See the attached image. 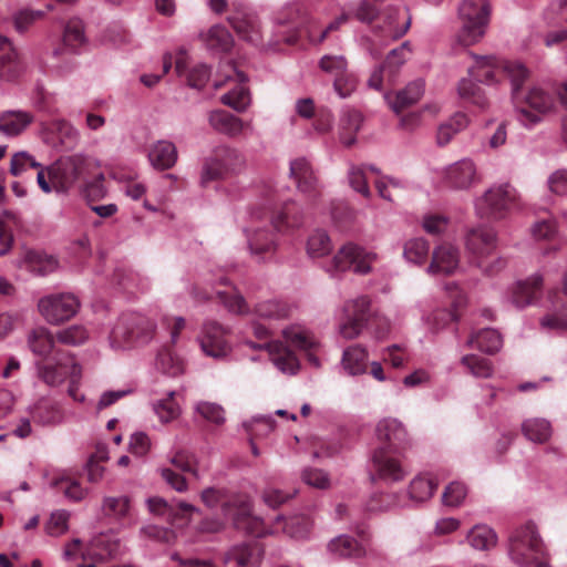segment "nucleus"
<instances>
[{"mask_svg": "<svg viewBox=\"0 0 567 567\" xmlns=\"http://www.w3.org/2000/svg\"><path fill=\"white\" fill-rule=\"evenodd\" d=\"M512 82V97L519 114V121L525 126H532L542 121L543 115L554 109L555 97L540 86L523 89L522 84L528 78V71L523 64H507Z\"/></svg>", "mask_w": 567, "mask_h": 567, "instance_id": "nucleus-1", "label": "nucleus"}, {"mask_svg": "<svg viewBox=\"0 0 567 567\" xmlns=\"http://www.w3.org/2000/svg\"><path fill=\"white\" fill-rule=\"evenodd\" d=\"M92 162L81 154L61 156L44 171L37 174L39 187L44 193H68L72 188L80 187L82 182L90 176Z\"/></svg>", "mask_w": 567, "mask_h": 567, "instance_id": "nucleus-2", "label": "nucleus"}, {"mask_svg": "<svg viewBox=\"0 0 567 567\" xmlns=\"http://www.w3.org/2000/svg\"><path fill=\"white\" fill-rule=\"evenodd\" d=\"M509 556L522 567H550L546 546L534 523L517 527L509 537Z\"/></svg>", "mask_w": 567, "mask_h": 567, "instance_id": "nucleus-3", "label": "nucleus"}, {"mask_svg": "<svg viewBox=\"0 0 567 567\" xmlns=\"http://www.w3.org/2000/svg\"><path fill=\"white\" fill-rule=\"evenodd\" d=\"M381 2L382 0H362L354 16L361 22H374L373 30L379 32L381 38L396 40L409 30L410 17L404 13L403 20L400 21L401 12L396 7H388L380 13Z\"/></svg>", "mask_w": 567, "mask_h": 567, "instance_id": "nucleus-4", "label": "nucleus"}, {"mask_svg": "<svg viewBox=\"0 0 567 567\" xmlns=\"http://www.w3.org/2000/svg\"><path fill=\"white\" fill-rule=\"evenodd\" d=\"M462 28L456 40L463 47L477 43L485 34L489 20V6L486 0H464L458 9Z\"/></svg>", "mask_w": 567, "mask_h": 567, "instance_id": "nucleus-5", "label": "nucleus"}, {"mask_svg": "<svg viewBox=\"0 0 567 567\" xmlns=\"http://www.w3.org/2000/svg\"><path fill=\"white\" fill-rule=\"evenodd\" d=\"M155 332V324L147 317L138 313H124L115 323L111 340L113 346L123 348L136 342H148Z\"/></svg>", "mask_w": 567, "mask_h": 567, "instance_id": "nucleus-6", "label": "nucleus"}, {"mask_svg": "<svg viewBox=\"0 0 567 567\" xmlns=\"http://www.w3.org/2000/svg\"><path fill=\"white\" fill-rule=\"evenodd\" d=\"M518 195L509 184L492 187L476 202L477 215L482 218L503 219L517 207Z\"/></svg>", "mask_w": 567, "mask_h": 567, "instance_id": "nucleus-7", "label": "nucleus"}, {"mask_svg": "<svg viewBox=\"0 0 567 567\" xmlns=\"http://www.w3.org/2000/svg\"><path fill=\"white\" fill-rule=\"evenodd\" d=\"M245 158L241 153L229 146H218L204 165L202 183L226 178L243 169Z\"/></svg>", "mask_w": 567, "mask_h": 567, "instance_id": "nucleus-8", "label": "nucleus"}, {"mask_svg": "<svg viewBox=\"0 0 567 567\" xmlns=\"http://www.w3.org/2000/svg\"><path fill=\"white\" fill-rule=\"evenodd\" d=\"M39 378L50 386H58L81 369L72 354L64 350H56V357H51L38 363Z\"/></svg>", "mask_w": 567, "mask_h": 567, "instance_id": "nucleus-9", "label": "nucleus"}, {"mask_svg": "<svg viewBox=\"0 0 567 567\" xmlns=\"http://www.w3.org/2000/svg\"><path fill=\"white\" fill-rule=\"evenodd\" d=\"M38 308L49 323L59 324L75 316L80 301L72 293H55L41 298Z\"/></svg>", "mask_w": 567, "mask_h": 567, "instance_id": "nucleus-10", "label": "nucleus"}, {"mask_svg": "<svg viewBox=\"0 0 567 567\" xmlns=\"http://www.w3.org/2000/svg\"><path fill=\"white\" fill-rule=\"evenodd\" d=\"M378 447L390 452H405L412 446L411 437L405 426L396 419H383L375 427Z\"/></svg>", "mask_w": 567, "mask_h": 567, "instance_id": "nucleus-11", "label": "nucleus"}, {"mask_svg": "<svg viewBox=\"0 0 567 567\" xmlns=\"http://www.w3.org/2000/svg\"><path fill=\"white\" fill-rule=\"evenodd\" d=\"M228 73H226L224 82H216L215 89H219L226 84V82L234 81L236 86L229 92L224 94L220 99L221 103L231 107L237 112H244L250 105V93L245 86L247 76L244 72L239 71L235 63L229 62L227 64Z\"/></svg>", "mask_w": 567, "mask_h": 567, "instance_id": "nucleus-12", "label": "nucleus"}, {"mask_svg": "<svg viewBox=\"0 0 567 567\" xmlns=\"http://www.w3.org/2000/svg\"><path fill=\"white\" fill-rule=\"evenodd\" d=\"M229 333V329L217 321L206 322L199 339L202 350L215 359L226 358L231 351Z\"/></svg>", "mask_w": 567, "mask_h": 567, "instance_id": "nucleus-13", "label": "nucleus"}, {"mask_svg": "<svg viewBox=\"0 0 567 567\" xmlns=\"http://www.w3.org/2000/svg\"><path fill=\"white\" fill-rule=\"evenodd\" d=\"M404 452H390L384 447H375L372 465L377 476L385 482H400L408 472L402 463Z\"/></svg>", "mask_w": 567, "mask_h": 567, "instance_id": "nucleus-14", "label": "nucleus"}, {"mask_svg": "<svg viewBox=\"0 0 567 567\" xmlns=\"http://www.w3.org/2000/svg\"><path fill=\"white\" fill-rule=\"evenodd\" d=\"M42 140L56 151H70L76 146L79 134L69 122L56 120L43 124Z\"/></svg>", "mask_w": 567, "mask_h": 567, "instance_id": "nucleus-15", "label": "nucleus"}, {"mask_svg": "<svg viewBox=\"0 0 567 567\" xmlns=\"http://www.w3.org/2000/svg\"><path fill=\"white\" fill-rule=\"evenodd\" d=\"M452 302V309H437L433 311L426 319L427 326L433 332H437L446 328L451 322L457 321L460 316L457 309L466 303L463 291L454 282H450L445 287Z\"/></svg>", "mask_w": 567, "mask_h": 567, "instance_id": "nucleus-16", "label": "nucleus"}, {"mask_svg": "<svg viewBox=\"0 0 567 567\" xmlns=\"http://www.w3.org/2000/svg\"><path fill=\"white\" fill-rule=\"evenodd\" d=\"M410 53L409 43L404 42L401 47L393 49L386 56L384 63L377 69L369 79V86L381 90L383 82L393 84L399 68L405 62Z\"/></svg>", "mask_w": 567, "mask_h": 567, "instance_id": "nucleus-17", "label": "nucleus"}, {"mask_svg": "<svg viewBox=\"0 0 567 567\" xmlns=\"http://www.w3.org/2000/svg\"><path fill=\"white\" fill-rule=\"evenodd\" d=\"M466 249L472 264L484 257L493 256L496 249V234L492 228L480 226L472 228L466 235Z\"/></svg>", "mask_w": 567, "mask_h": 567, "instance_id": "nucleus-18", "label": "nucleus"}, {"mask_svg": "<svg viewBox=\"0 0 567 567\" xmlns=\"http://www.w3.org/2000/svg\"><path fill=\"white\" fill-rule=\"evenodd\" d=\"M371 260L370 254L353 244H347L334 256L332 266L337 271L352 268L354 272L367 274L370 271Z\"/></svg>", "mask_w": 567, "mask_h": 567, "instance_id": "nucleus-19", "label": "nucleus"}, {"mask_svg": "<svg viewBox=\"0 0 567 567\" xmlns=\"http://www.w3.org/2000/svg\"><path fill=\"white\" fill-rule=\"evenodd\" d=\"M475 65L470 69V74L478 82L492 84L499 82L503 78H508L505 70L507 64H519L518 62L499 61L495 56L474 55Z\"/></svg>", "mask_w": 567, "mask_h": 567, "instance_id": "nucleus-20", "label": "nucleus"}, {"mask_svg": "<svg viewBox=\"0 0 567 567\" xmlns=\"http://www.w3.org/2000/svg\"><path fill=\"white\" fill-rule=\"evenodd\" d=\"M148 509L155 514L165 516L172 525L183 527L188 523L193 513L198 509L192 504L179 502L176 505L168 504L161 497H153L147 501Z\"/></svg>", "mask_w": 567, "mask_h": 567, "instance_id": "nucleus-21", "label": "nucleus"}, {"mask_svg": "<svg viewBox=\"0 0 567 567\" xmlns=\"http://www.w3.org/2000/svg\"><path fill=\"white\" fill-rule=\"evenodd\" d=\"M290 176L295 179L297 188L309 199L316 200L321 196L318 178L306 158H296L290 163Z\"/></svg>", "mask_w": 567, "mask_h": 567, "instance_id": "nucleus-22", "label": "nucleus"}, {"mask_svg": "<svg viewBox=\"0 0 567 567\" xmlns=\"http://www.w3.org/2000/svg\"><path fill=\"white\" fill-rule=\"evenodd\" d=\"M460 266V251L449 243H443L434 248L427 272L431 275L449 276L455 272Z\"/></svg>", "mask_w": 567, "mask_h": 567, "instance_id": "nucleus-23", "label": "nucleus"}, {"mask_svg": "<svg viewBox=\"0 0 567 567\" xmlns=\"http://www.w3.org/2000/svg\"><path fill=\"white\" fill-rule=\"evenodd\" d=\"M200 499L208 508L220 506L224 516L231 518L238 506L244 504L245 495L229 494L225 489L207 487L202 492Z\"/></svg>", "mask_w": 567, "mask_h": 567, "instance_id": "nucleus-24", "label": "nucleus"}, {"mask_svg": "<svg viewBox=\"0 0 567 567\" xmlns=\"http://www.w3.org/2000/svg\"><path fill=\"white\" fill-rule=\"evenodd\" d=\"M234 526L237 529L245 530L247 534L254 537H262L271 529L268 530L261 518L256 517L251 514V504L249 497L245 495V502L238 506L231 516Z\"/></svg>", "mask_w": 567, "mask_h": 567, "instance_id": "nucleus-25", "label": "nucleus"}, {"mask_svg": "<svg viewBox=\"0 0 567 567\" xmlns=\"http://www.w3.org/2000/svg\"><path fill=\"white\" fill-rule=\"evenodd\" d=\"M55 334H52L47 328L38 327L30 331L28 336V346L32 353L45 361L51 357H56V350H62L56 346Z\"/></svg>", "mask_w": 567, "mask_h": 567, "instance_id": "nucleus-26", "label": "nucleus"}, {"mask_svg": "<svg viewBox=\"0 0 567 567\" xmlns=\"http://www.w3.org/2000/svg\"><path fill=\"white\" fill-rule=\"evenodd\" d=\"M270 221L277 231L285 233L297 229L303 224V213L296 202L289 200L278 212L271 214Z\"/></svg>", "mask_w": 567, "mask_h": 567, "instance_id": "nucleus-27", "label": "nucleus"}, {"mask_svg": "<svg viewBox=\"0 0 567 567\" xmlns=\"http://www.w3.org/2000/svg\"><path fill=\"white\" fill-rule=\"evenodd\" d=\"M445 181L454 188H467L477 181L476 166L471 159L458 161L445 171Z\"/></svg>", "mask_w": 567, "mask_h": 567, "instance_id": "nucleus-28", "label": "nucleus"}, {"mask_svg": "<svg viewBox=\"0 0 567 567\" xmlns=\"http://www.w3.org/2000/svg\"><path fill=\"white\" fill-rule=\"evenodd\" d=\"M258 348H266L274 364L282 372L295 373L299 368L296 354L280 341H269L258 344Z\"/></svg>", "mask_w": 567, "mask_h": 567, "instance_id": "nucleus-29", "label": "nucleus"}, {"mask_svg": "<svg viewBox=\"0 0 567 567\" xmlns=\"http://www.w3.org/2000/svg\"><path fill=\"white\" fill-rule=\"evenodd\" d=\"M21 71L22 65L16 49L8 38L0 35V79L12 81Z\"/></svg>", "mask_w": 567, "mask_h": 567, "instance_id": "nucleus-30", "label": "nucleus"}, {"mask_svg": "<svg viewBox=\"0 0 567 567\" xmlns=\"http://www.w3.org/2000/svg\"><path fill=\"white\" fill-rule=\"evenodd\" d=\"M228 21L235 32L245 41H248L252 44H258L261 35L259 30V24L256 17L244 12L238 11L231 14L228 18Z\"/></svg>", "mask_w": 567, "mask_h": 567, "instance_id": "nucleus-31", "label": "nucleus"}, {"mask_svg": "<svg viewBox=\"0 0 567 567\" xmlns=\"http://www.w3.org/2000/svg\"><path fill=\"white\" fill-rule=\"evenodd\" d=\"M543 282L540 275H534L524 281H519L513 291V302L519 308L532 305L539 298Z\"/></svg>", "mask_w": 567, "mask_h": 567, "instance_id": "nucleus-32", "label": "nucleus"}, {"mask_svg": "<svg viewBox=\"0 0 567 567\" xmlns=\"http://www.w3.org/2000/svg\"><path fill=\"white\" fill-rule=\"evenodd\" d=\"M209 123L214 130L230 137L238 136L250 126V123H244L239 117L224 110L213 111L209 114Z\"/></svg>", "mask_w": 567, "mask_h": 567, "instance_id": "nucleus-33", "label": "nucleus"}, {"mask_svg": "<svg viewBox=\"0 0 567 567\" xmlns=\"http://www.w3.org/2000/svg\"><path fill=\"white\" fill-rule=\"evenodd\" d=\"M312 527V520L307 515H296L288 519L278 516L274 526H271V533L282 532L293 538L306 537Z\"/></svg>", "mask_w": 567, "mask_h": 567, "instance_id": "nucleus-34", "label": "nucleus"}, {"mask_svg": "<svg viewBox=\"0 0 567 567\" xmlns=\"http://www.w3.org/2000/svg\"><path fill=\"white\" fill-rule=\"evenodd\" d=\"M148 159L156 169H169L177 161L176 146L169 141H157L148 151Z\"/></svg>", "mask_w": 567, "mask_h": 567, "instance_id": "nucleus-35", "label": "nucleus"}, {"mask_svg": "<svg viewBox=\"0 0 567 567\" xmlns=\"http://www.w3.org/2000/svg\"><path fill=\"white\" fill-rule=\"evenodd\" d=\"M33 422L42 425H54L62 421L61 406L50 399L39 400L30 410Z\"/></svg>", "mask_w": 567, "mask_h": 567, "instance_id": "nucleus-36", "label": "nucleus"}, {"mask_svg": "<svg viewBox=\"0 0 567 567\" xmlns=\"http://www.w3.org/2000/svg\"><path fill=\"white\" fill-rule=\"evenodd\" d=\"M502 343V337L495 329L485 328L471 333L466 346L493 354L501 349Z\"/></svg>", "mask_w": 567, "mask_h": 567, "instance_id": "nucleus-37", "label": "nucleus"}, {"mask_svg": "<svg viewBox=\"0 0 567 567\" xmlns=\"http://www.w3.org/2000/svg\"><path fill=\"white\" fill-rule=\"evenodd\" d=\"M33 121V116L23 111H7L0 115V132L7 136L21 134Z\"/></svg>", "mask_w": 567, "mask_h": 567, "instance_id": "nucleus-38", "label": "nucleus"}, {"mask_svg": "<svg viewBox=\"0 0 567 567\" xmlns=\"http://www.w3.org/2000/svg\"><path fill=\"white\" fill-rule=\"evenodd\" d=\"M424 92V81L419 79L406 85V87L396 93L394 101H389L395 113H401L404 109L416 103ZM390 100V96H385Z\"/></svg>", "mask_w": 567, "mask_h": 567, "instance_id": "nucleus-39", "label": "nucleus"}, {"mask_svg": "<svg viewBox=\"0 0 567 567\" xmlns=\"http://www.w3.org/2000/svg\"><path fill=\"white\" fill-rule=\"evenodd\" d=\"M362 124V115L355 110H346L340 118V140L347 147L355 143V135Z\"/></svg>", "mask_w": 567, "mask_h": 567, "instance_id": "nucleus-40", "label": "nucleus"}, {"mask_svg": "<svg viewBox=\"0 0 567 567\" xmlns=\"http://www.w3.org/2000/svg\"><path fill=\"white\" fill-rule=\"evenodd\" d=\"M525 437L534 443H546L553 433L549 421L539 417L527 419L522 423Z\"/></svg>", "mask_w": 567, "mask_h": 567, "instance_id": "nucleus-41", "label": "nucleus"}, {"mask_svg": "<svg viewBox=\"0 0 567 567\" xmlns=\"http://www.w3.org/2000/svg\"><path fill=\"white\" fill-rule=\"evenodd\" d=\"M262 556L259 544L235 546L228 553V559H234L239 567H257Z\"/></svg>", "mask_w": 567, "mask_h": 567, "instance_id": "nucleus-42", "label": "nucleus"}, {"mask_svg": "<svg viewBox=\"0 0 567 567\" xmlns=\"http://www.w3.org/2000/svg\"><path fill=\"white\" fill-rule=\"evenodd\" d=\"M368 352L359 346L347 348L342 357V365L351 375L362 374L367 371Z\"/></svg>", "mask_w": 567, "mask_h": 567, "instance_id": "nucleus-43", "label": "nucleus"}, {"mask_svg": "<svg viewBox=\"0 0 567 567\" xmlns=\"http://www.w3.org/2000/svg\"><path fill=\"white\" fill-rule=\"evenodd\" d=\"M27 268L39 276H45L55 270L58 260L39 251H28L24 258Z\"/></svg>", "mask_w": 567, "mask_h": 567, "instance_id": "nucleus-44", "label": "nucleus"}, {"mask_svg": "<svg viewBox=\"0 0 567 567\" xmlns=\"http://www.w3.org/2000/svg\"><path fill=\"white\" fill-rule=\"evenodd\" d=\"M467 116L463 113L454 114L447 122L441 124L436 134V142L440 146H445L453 136L467 126Z\"/></svg>", "mask_w": 567, "mask_h": 567, "instance_id": "nucleus-45", "label": "nucleus"}, {"mask_svg": "<svg viewBox=\"0 0 567 567\" xmlns=\"http://www.w3.org/2000/svg\"><path fill=\"white\" fill-rule=\"evenodd\" d=\"M496 534L486 525H476L467 534V542L475 549L487 550L496 545Z\"/></svg>", "mask_w": 567, "mask_h": 567, "instance_id": "nucleus-46", "label": "nucleus"}, {"mask_svg": "<svg viewBox=\"0 0 567 567\" xmlns=\"http://www.w3.org/2000/svg\"><path fill=\"white\" fill-rule=\"evenodd\" d=\"M329 547L331 551L341 557L359 558L365 554L363 545L349 536L337 537L330 543Z\"/></svg>", "mask_w": 567, "mask_h": 567, "instance_id": "nucleus-47", "label": "nucleus"}, {"mask_svg": "<svg viewBox=\"0 0 567 567\" xmlns=\"http://www.w3.org/2000/svg\"><path fill=\"white\" fill-rule=\"evenodd\" d=\"M437 483L431 476H416L410 484V498L415 502H425L432 497Z\"/></svg>", "mask_w": 567, "mask_h": 567, "instance_id": "nucleus-48", "label": "nucleus"}, {"mask_svg": "<svg viewBox=\"0 0 567 567\" xmlns=\"http://www.w3.org/2000/svg\"><path fill=\"white\" fill-rule=\"evenodd\" d=\"M157 368L165 374L176 377L184 371L183 361L175 354V352L165 347L159 350L156 361Z\"/></svg>", "mask_w": 567, "mask_h": 567, "instance_id": "nucleus-49", "label": "nucleus"}, {"mask_svg": "<svg viewBox=\"0 0 567 567\" xmlns=\"http://www.w3.org/2000/svg\"><path fill=\"white\" fill-rule=\"evenodd\" d=\"M367 171H370L377 175L380 174L379 169L372 165L351 166L349 171V182L354 190L360 193L365 198H369L371 196V192L367 182Z\"/></svg>", "mask_w": 567, "mask_h": 567, "instance_id": "nucleus-50", "label": "nucleus"}, {"mask_svg": "<svg viewBox=\"0 0 567 567\" xmlns=\"http://www.w3.org/2000/svg\"><path fill=\"white\" fill-rule=\"evenodd\" d=\"M430 244L424 238H412L404 244V258L415 265L423 264L429 256Z\"/></svg>", "mask_w": 567, "mask_h": 567, "instance_id": "nucleus-51", "label": "nucleus"}, {"mask_svg": "<svg viewBox=\"0 0 567 567\" xmlns=\"http://www.w3.org/2000/svg\"><path fill=\"white\" fill-rule=\"evenodd\" d=\"M249 248L254 255L264 256L275 250L274 234L267 229H258L249 237Z\"/></svg>", "mask_w": 567, "mask_h": 567, "instance_id": "nucleus-52", "label": "nucleus"}, {"mask_svg": "<svg viewBox=\"0 0 567 567\" xmlns=\"http://www.w3.org/2000/svg\"><path fill=\"white\" fill-rule=\"evenodd\" d=\"M461 363L475 378L487 379L492 377L494 371L491 360L476 354H466L462 357Z\"/></svg>", "mask_w": 567, "mask_h": 567, "instance_id": "nucleus-53", "label": "nucleus"}, {"mask_svg": "<svg viewBox=\"0 0 567 567\" xmlns=\"http://www.w3.org/2000/svg\"><path fill=\"white\" fill-rule=\"evenodd\" d=\"M206 43L212 50L228 52L233 47V37L225 27L214 25L208 31Z\"/></svg>", "mask_w": 567, "mask_h": 567, "instance_id": "nucleus-54", "label": "nucleus"}, {"mask_svg": "<svg viewBox=\"0 0 567 567\" xmlns=\"http://www.w3.org/2000/svg\"><path fill=\"white\" fill-rule=\"evenodd\" d=\"M254 313L262 319H284L289 313V307L281 301L266 300L255 306Z\"/></svg>", "mask_w": 567, "mask_h": 567, "instance_id": "nucleus-55", "label": "nucleus"}, {"mask_svg": "<svg viewBox=\"0 0 567 567\" xmlns=\"http://www.w3.org/2000/svg\"><path fill=\"white\" fill-rule=\"evenodd\" d=\"M332 249L331 240L324 230L313 231L307 243V251L312 258L328 255Z\"/></svg>", "mask_w": 567, "mask_h": 567, "instance_id": "nucleus-56", "label": "nucleus"}, {"mask_svg": "<svg viewBox=\"0 0 567 567\" xmlns=\"http://www.w3.org/2000/svg\"><path fill=\"white\" fill-rule=\"evenodd\" d=\"M458 94L463 100L480 107H484L487 104L484 92L472 79H463L460 81Z\"/></svg>", "mask_w": 567, "mask_h": 567, "instance_id": "nucleus-57", "label": "nucleus"}, {"mask_svg": "<svg viewBox=\"0 0 567 567\" xmlns=\"http://www.w3.org/2000/svg\"><path fill=\"white\" fill-rule=\"evenodd\" d=\"M216 297L230 312L237 315H246L249 312V307L245 298L236 290L217 291Z\"/></svg>", "mask_w": 567, "mask_h": 567, "instance_id": "nucleus-58", "label": "nucleus"}, {"mask_svg": "<svg viewBox=\"0 0 567 567\" xmlns=\"http://www.w3.org/2000/svg\"><path fill=\"white\" fill-rule=\"evenodd\" d=\"M84 25L78 18L70 19L64 28L63 43L65 47L75 49L84 42Z\"/></svg>", "mask_w": 567, "mask_h": 567, "instance_id": "nucleus-59", "label": "nucleus"}, {"mask_svg": "<svg viewBox=\"0 0 567 567\" xmlns=\"http://www.w3.org/2000/svg\"><path fill=\"white\" fill-rule=\"evenodd\" d=\"M371 300L367 296L359 297L344 305L343 313L359 321L365 322L370 317Z\"/></svg>", "mask_w": 567, "mask_h": 567, "instance_id": "nucleus-60", "label": "nucleus"}, {"mask_svg": "<svg viewBox=\"0 0 567 567\" xmlns=\"http://www.w3.org/2000/svg\"><path fill=\"white\" fill-rule=\"evenodd\" d=\"M52 486L65 495L71 501H81L84 498L86 492L79 482L69 477H59L52 481Z\"/></svg>", "mask_w": 567, "mask_h": 567, "instance_id": "nucleus-61", "label": "nucleus"}, {"mask_svg": "<svg viewBox=\"0 0 567 567\" xmlns=\"http://www.w3.org/2000/svg\"><path fill=\"white\" fill-rule=\"evenodd\" d=\"M89 337L86 329L82 326H71L56 332L58 343L65 346L82 344Z\"/></svg>", "mask_w": 567, "mask_h": 567, "instance_id": "nucleus-62", "label": "nucleus"}, {"mask_svg": "<svg viewBox=\"0 0 567 567\" xmlns=\"http://www.w3.org/2000/svg\"><path fill=\"white\" fill-rule=\"evenodd\" d=\"M467 496V487L462 482L450 483L442 495V502L445 506L457 507Z\"/></svg>", "mask_w": 567, "mask_h": 567, "instance_id": "nucleus-63", "label": "nucleus"}, {"mask_svg": "<svg viewBox=\"0 0 567 567\" xmlns=\"http://www.w3.org/2000/svg\"><path fill=\"white\" fill-rule=\"evenodd\" d=\"M174 396L175 392H171L167 398L161 400L155 405V412L163 423H168L179 415V406Z\"/></svg>", "mask_w": 567, "mask_h": 567, "instance_id": "nucleus-64", "label": "nucleus"}]
</instances>
